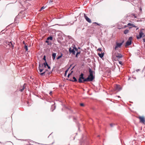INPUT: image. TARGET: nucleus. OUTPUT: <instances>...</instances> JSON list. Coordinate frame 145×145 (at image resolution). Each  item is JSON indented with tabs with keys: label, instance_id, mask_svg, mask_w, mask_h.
<instances>
[{
	"label": "nucleus",
	"instance_id": "338daca9",
	"mask_svg": "<svg viewBox=\"0 0 145 145\" xmlns=\"http://www.w3.org/2000/svg\"><path fill=\"white\" fill-rule=\"evenodd\" d=\"M31 142H34L32 140H31Z\"/></svg>",
	"mask_w": 145,
	"mask_h": 145
},
{
	"label": "nucleus",
	"instance_id": "0e129e2a",
	"mask_svg": "<svg viewBox=\"0 0 145 145\" xmlns=\"http://www.w3.org/2000/svg\"><path fill=\"white\" fill-rule=\"evenodd\" d=\"M134 17L135 18H137V17L136 16H135V15L134 14Z\"/></svg>",
	"mask_w": 145,
	"mask_h": 145
},
{
	"label": "nucleus",
	"instance_id": "052dcab7",
	"mask_svg": "<svg viewBox=\"0 0 145 145\" xmlns=\"http://www.w3.org/2000/svg\"><path fill=\"white\" fill-rule=\"evenodd\" d=\"M48 71V70L46 69L44 72H45V73H46V71Z\"/></svg>",
	"mask_w": 145,
	"mask_h": 145
},
{
	"label": "nucleus",
	"instance_id": "09e8293b",
	"mask_svg": "<svg viewBox=\"0 0 145 145\" xmlns=\"http://www.w3.org/2000/svg\"><path fill=\"white\" fill-rule=\"evenodd\" d=\"M140 70V69H137L136 70V71L137 72H138Z\"/></svg>",
	"mask_w": 145,
	"mask_h": 145
},
{
	"label": "nucleus",
	"instance_id": "aec40b11",
	"mask_svg": "<svg viewBox=\"0 0 145 145\" xmlns=\"http://www.w3.org/2000/svg\"><path fill=\"white\" fill-rule=\"evenodd\" d=\"M129 31V30L127 29H125L123 31L124 33L126 35L127 34Z\"/></svg>",
	"mask_w": 145,
	"mask_h": 145
},
{
	"label": "nucleus",
	"instance_id": "bb28decb",
	"mask_svg": "<svg viewBox=\"0 0 145 145\" xmlns=\"http://www.w3.org/2000/svg\"><path fill=\"white\" fill-rule=\"evenodd\" d=\"M40 74L42 76H44L45 75V72H43L39 74Z\"/></svg>",
	"mask_w": 145,
	"mask_h": 145
},
{
	"label": "nucleus",
	"instance_id": "6ab92c4d",
	"mask_svg": "<svg viewBox=\"0 0 145 145\" xmlns=\"http://www.w3.org/2000/svg\"><path fill=\"white\" fill-rule=\"evenodd\" d=\"M56 108V106L54 105H52L51 108V110L53 112V111Z\"/></svg>",
	"mask_w": 145,
	"mask_h": 145
},
{
	"label": "nucleus",
	"instance_id": "0eeeda50",
	"mask_svg": "<svg viewBox=\"0 0 145 145\" xmlns=\"http://www.w3.org/2000/svg\"><path fill=\"white\" fill-rule=\"evenodd\" d=\"M144 29H142L141 30L139 33V36H137V39H139L141 38L142 37L143 35L144 34L142 31V30H144Z\"/></svg>",
	"mask_w": 145,
	"mask_h": 145
},
{
	"label": "nucleus",
	"instance_id": "4d7b16f0",
	"mask_svg": "<svg viewBox=\"0 0 145 145\" xmlns=\"http://www.w3.org/2000/svg\"><path fill=\"white\" fill-rule=\"evenodd\" d=\"M143 41L144 42H145V39H143Z\"/></svg>",
	"mask_w": 145,
	"mask_h": 145
},
{
	"label": "nucleus",
	"instance_id": "8fccbe9b",
	"mask_svg": "<svg viewBox=\"0 0 145 145\" xmlns=\"http://www.w3.org/2000/svg\"><path fill=\"white\" fill-rule=\"evenodd\" d=\"M127 25H125L123 26V28H125L127 27Z\"/></svg>",
	"mask_w": 145,
	"mask_h": 145
},
{
	"label": "nucleus",
	"instance_id": "774afa93",
	"mask_svg": "<svg viewBox=\"0 0 145 145\" xmlns=\"http://www.w3.org/2000/svg\"><path fill=\"white\" fill-rule=\"evenodd\" d=\"M138 28H137V29H136V30H137L138 29Z\"/></svg>",
	"mask_w": 145,
	"mask_h": 145
},
{
	"label": "nucleus",
	"instance_id": "69168bd1",
	"mask_svg": "<svg viewBox=\"0 0 145 145\" xmlns=\"http://www.w3.org/2000/svg\"><path fill=\"white\" fill-rule=\"evenodd\" d=\"M140 11H141L142 10V9H141V8H140Z\"/></svg>",
	"mask_w": 145,
	"mask_h": 145
},
{
	"label": "nucleus",
	"instance_id": "ddd939ff",
	"mask_svg": "<svg viewBox=\"0 0 145 145\" xmlns=\"http://www.w3.org/2000/svg\"><path fill=\"white\" fill-rule=\"evenodd\" d=\"M88 70H89V76H91L95 77L93 75V71H92V70L91 69V68L89 67L88 69Z\"/></svg>",
	"mask_w": 145,
	"mask_h": 145
},
{
	"label": "nucleus",
	"instance_id": "b1692460",
	"mask_svg": "<svg viewBox=\"0 0 145 145\" xmlns=\"http://www.w3.org/2000/svg\"><path fill=\"white\" fill-rule=\"evenodd\" d=\"M53 39V37L52 36H50L48 37L47 39V40H52Z\"/></svg>",
	"mask_w": 145,
	"mask_h": 145
},
{
	"label": "nucleus",
	"instance_id": "423d86ee",
	"mask_svg": "<svg viewBox=\"0 0 145 145\" xmlns=\"http://www.w3.org/2000/svg\"><path fill=\"white\" fill-rule=\"evenodd\" d=\"M86 78H85L84 76L82 78H79L78 80V82L80 83H84L86 82Z\"/></svg>",
	"mask_w": 145,
	"mask_h": 145
},
{
	"label": "nucleus",
	"instance_id": "4be33fe9",
	"mask_svg": "<svg viewBox=\"0 0 145 145\" xmlns=\"http://www.w3.org/2000/svg\"><path fill=\"white\" fill-rule=\"evenodd\" d=\"M24 48L25 50L26 51H28V45H24Z\"/></svg>",
	"mask_w": 145,
	"mask_h": 145
},
{
	"label": "nucleus",
	"instance_id": "f03ea898",
	"mask_svg": "<svg viewBox=\"0 0 145 145\" xmlns=\"http://www.w3.org/2000/svg\"><path fill=\"white\" fill-rule=\"evenodd\" d=\"M117 55H115L114 54L113 56H112V58L115 61H117V59L116 58H118V59H119L120 58H121L123 57V56L122 54L121 53H117Z\"/></svg>",
	"mask_w": 145,
	"mask_h": 145
},
{
	"label": "nucleus",
	"instance_id": "f257e3e1",
	"mask_svg": "<svg viewBox=\"0 0 145 145\" xmlns=\"http://www.w3.org/2000/svg\"><path fill=\"white\" fill-rule=\"evenodd\" d=\"M14 43H13L12 41L9 42L8 41H4L3 43V44L4 45L6 46H7L8 45L9 47L12 48V49H13L14 47Z\"/></svg>",
	"mask_w": 145,
	"mask_h": 145
},
{
	"label": "nucleus",
	"instance_id": "de8ad7c7",
	"mask_svg": "<svg viewBox=\"0 0 145 145\" xmlns=\"http://www.w3.org/2000/svg\"><path fill=\"white\" fill-rule=\"evenodd\" d=\"M23 43L25 45H26L25 42L24 41H23Z\"/></svg>",
	"mask_w": 145,
	"mask_h": 145
},
{
	"label": "nucleus",
	"instance_id": "cd10ccee",
	"mask_svg": "<svg viewBox=\"0 0 145 145\" xmlns=\"http://www.w3.org/2000/svg\"><path fill=\"white\" fill-rule=\"evenodd\" d=\"M132 27H137V26H136L134 24H133L132 25V27H129V28L130 29L131 28H132Z\"/></svg>",
	"mask_w": 145,
	"mask_h": 145
},
{
	"label": "nucleus",
	"instance_id": "c756f323",
	"mask_svg": "<svg viewBox=\"0 0 145 145\" xmlns=\"http://www.w3.org/2000/svg\"><path fill=\"white\" fill-rule=\"evenodd\" d=\"M43 59L45 61V62H46V56L45 55L43 57Z\"/></svg>",
	"mask_w": 145,
	"mask_h": 145
},
{
	"label": "nucleus",
	"instance_id": "603ef678",
	"mask_svg": "<svg viewBox=\"0 0 145 145\" xmlns=\"http://www.w3.org/2000/svg\"><path fill=\"white\" fill-rule=\"evenodd\" d=\"M75 57H78V55H77V54H76V56H75Z\"/></svg>",
	"mask_w": 145,
	"mask_h": 145
},
{
	"label": "nucleus",
	"instance_id": "f704fd0d",
	"mask_svg": "<svg viewBox=\"0 0 145 145\" xmlns=\"http://www.w3.org/2000/svg\"><path fill=\"white\" fill-rule=\"evenodd\" d=\"M132 24H132L130 23H129L127 24V26L128 27H129L130 26H131V27H132Z\"/></svg>",
	"mask_w": 145,
	"mask_h": 145
},
{
	"label": "nucleus",
	"instance_id": "6e6d98bb",
	"mask_svg": "<svg viewBox=\"0 0 145 145\" xmlns=\"http://www.w3.org/2000/svg\"><path fill=\"white\" fill-rule=\"evenodd\" d=\"M74 67H75V66H74V67H73L71 69V70H72L74 68Z\"/></svg>",
	"mask_w": 145,
	"mask_h": 145
},
{
	"label": "nucleus",
	"instance_id": "37998d69",
	"mask_svg": "<svg viewBox=\"0 0 145 145\" xmlns=\"http://www.w3.org/2000/svg\"><path fill=\"white\" fill-rule=\"evenodd\" d=\"M80 105L81 106H84V104L83 103H81L80 104Z\"/></svg>",
	"mask_w": 145,
	"mask_h": 145
},
{
	"label": "nucleus",
	"instance_id": "c85d7f7f",
	"mask_svg": "<svg viewBox=\"0 0 145 145\" xmlns=\"http://www.w3.org/2000/svg\"><path fill=\"white\" fill-rule=\"evenodd\" d=\"M84 74L83 73H81L80 74V75L79 78H82V77H84Z\"/></svg>",
	"mask_w": 145,
	"mask_h": 145
},
{
	"label": "nucleus",
	"instance_id": "bf43d9fd",
	"mask_svg": "<svg viewBox=\"0 0 145 145\" xmlns=\"http://www.w3.org/2000/svg\"><path fill=\"white\" fill-rule=\"evenodd\" d=\"M16 139L18 140V139L17 138H16ZM18 140L25 141V140H22V139H18Z\"/></svg>",
	"mask_w": 145,
	"mask_h": 145
},
{
	"label": "nucleus",
	"instance_id": "4468645a",
	"mask_svg": "<svg viewBox=\"0 0 145 145\" xmlns=\"http://www.w3.org/2000/svg\"><path fill=\"white\" fill-rule=\"evenodd\" d=\"M72 79L73 80H72L71 79H69L68 78H67L66 79L67 80H69V81H72V82H77V80L76 77L75 76H73L72 77Z\"/></svg>",
	"mask_w": 145,
	"mask_h": 145
},
{
	"label": "nucleus",
	"instance_id": "a18cd8bd",
	"mask_svg": "<svg viewBox=\"0 0 145 145\" xmlns=\"http://www.w3.org/2000/svg\"><path fill=\"white\" fill-rule=\"evenodd\" d=\"M47 67L48 69H50V66L48 65Z\"/></svg>",
	"mask_w": 145,
	"mask_h": 145
},
{
	"label": "nucleus",
	"instance_id": "58836bf2",
	"mask_svg": "<svg viewBox=\"0 0 145 145\" xmlns=\"http://www.w3.org/2000/svg\"><path fill=\"white\" fill-rule=\"evenodd\" d=\"M18 16H17L14 19V21L16 22V20L17 19H18Z\"/></svg>",
	"mask_w": 145,
	"mask_h": 145
},
{
	"label": "nucleus",
	"instance_id": "79ce46f5",
	"mask_svg": "<svg viewBox=\"0 0 145 145\" xmlns=\"http://www.w3.org/2000/svg\"><path fill=\"white\" fill-rule=\"evenodd\" d=\"M114 125L113 123H111L110 124V125L111 127H113V126Z\"/></svg>",
	"mask_w": 145,
	"mask_h": 145
},
{
	"label": "nucleus",
	"instance_id": "f8f14e48",
	"mask_svg": "<svg viewBox=\"0 0 145 145\" xmlns=\"http://www.w3.org/2000/svg\"><path fill=\"white\" fill-rule=\"evenodd\" d=\"M63 106L64 108H65L67 110H68L71 113L72 112V111L71 109V108L69 106H67L65 105H64Z\"/></svg>",
	"mask_w": 145,
	"mask_h": 145
},
{
	"label": "nucleus",
	"instance_id": "9d476101",
	"mask_svg": "<svg viewBox=\"0 0 145 145\" xmlns=\"http://www.w3.org/2000/svg\"><path fill=\"white\" fill-rule=\"evenodd\" d=\"M69 51L70 54H72L74 55H75V52L74 50V49L72 48L71 47H70L69 48Z\"/></svg>",
	"mask_w": 145,
	"mask_h": 145
},
{
	"label": "nucleus",
	"instance_id": "e2e57ef3",
	"mask_svg": "<svg viewBox=\"0 0 145 145\" xmlns=\"http://www.w3.org/2000/svg\"><path fill=\"white\" fill-rule=\"evenodd\" d=\"M74 120V121L76 119V118H73Z\"/></svg>",
	"mask_w": 145,
	"mask_h": 145
},
{
	"label": "nucleus",
	"instance_id": "412c9836",
	"mask_svg": "<svg viewBox=\"0 0 145 145\" xmlns=\"http://www.w3.org/2000/svg\"><path fill=\"white\" fill-rule=\"evenodd\" d=\"M70 67L68 68L65 71L64 73V76H66L68 71L69 70Z\"/></svg>",
	"mask_w": 145,
	"mask_h": 145
},
{
	"label": "nucleus",
	"instance_id": "4c0bfd02",
	"mask_svg": "<svg viewBox=\"0 0 145 145\" xmlns=\"http://www.w3.org/2000/svg\"><path fill=\"white\" fill-rule=\"evenodd\" d=\"M80 51H77V52H76V54H77V55H78V54H80Z\"/></svg>",
	"mask_w": 145,
	"mask_h": 145
},
{
	"label": "nucleus",
	"instance_id": "2f4dec72",
	"mask_svg": "<svg viewBox=\"0 0 145 145\" xmlns=\"http://www.w3.org/2000/svg\"><path fill=\"white\" fill-rule=\"evenodd\" d=\"M73 72V71H72L70 73H69L68 74V75H67V77L69 78L70 76L72 74V73Z\"/></svg>",
	"mask_w": 145,
	"mask_h": 145
},
{
	"label": "nucleus",
	"instance_id": "7ed1b4c3",
	"mask_svg": "<svg viewBox=\"0 0 145 145\" xmlns=\"http://www.w3.org/2000/svg\"><path fill=\"white\" fill-rule=\"evenodd\" d=\"M132 39L133 37H129L128 40L126 42L125 45V47H126L127 46H129L131 44Z\"/></svg>",
	"mask_w": 145,
	"mask_h": 145
},
{
	"label": "nucleus",
	"instance_id": "5701e85b",
	"mask_svg": "<svg viewBox=\"0 0 145 145\" xmlns=\"http://www.w3.org/2000/svg\"><path fill=\"white\" fill-rule=\"evenodd\" d=\"M46 42L47 43V45H52V43H51V42L49 41L48 40H46Z\"/></svg>",
	"mask_w": 145,
	"mask_h": 145
},
{
	"label": "nucleus",
	"instance_id": "5fc2aeb1",
	"mask_svg": "<svg viewBox=\"0 0 145 145\" xmlns=\"http://www.w3.org/2000/svg\"><path fill=\"white\" fill-rule=\"evenodd\" d=\"M74 67H75V66H74V67H73L71 69V70H72L74 68Z\"/></svg>",
	"mask_w": 145,
	"mask_h": 145
},
{
	"label": "nucleus",
	"instance_id": "a19ab883",
	"mask_svg": "<svg viewBox=\"0 0 145 145\" xmlns=\"http://www.w3.org/2000/svg\"><path fill=\"white\" fill-rule=\"evenodd\" d=\"M119 64L121 65H122V62L121 61H119Z\"/></svg>",
	"mask_w": 145,
	"mask_h": 145
},
{
	"label": "nucleus",
	"instance_id": "6e6552de",
	"mask_svg": "<svg viewBox=\"0 0 145 145\" xmlns=\"http://www.w3.org/2000/svg\"><path fill=\"white\" fill-rule=\"evenodd\" d=\"M138 118L140 120V123H145V118L143 116H139Z\"/></svg>",
	"mask_w": 145,
	"mask_h": 145
},
{
	"label": "nucleus",
	"instance_id": "3c124183",
	"mask_svg": "<svg viewBox=\"0 0 145 145\" xmlns=\"http://www.w3.org/2000/svg\"><path fill=\"white\" fill-rule=\"evenodd\" d=\"M137 55H138L139 54H140V52H138L137 53Z\"/></svg>",
	"mask_w": 145,
	"mask_h": 145
},
{
	"label": "nucleus",
	"instance_id": "f3484780",
	"mask_svg": "<svg viewBox=\"0 0 145 145\" xmlns=\"http://www.w3.org/2000/svg\"><path fill=\"white\" fill-rule=\"evenodd\" d=\"M56 55V53H53L52 54V58L53 60H54Z\"/></svg>",
	"mask_w": 145,
	"mask_h": 145
},
{
	"label": "nucleus",
	"instance_id": "a211bd4d",
	"mask_svg": "<svg viewBox=\"0 0 145 145\" xmlns=\"http://www.w3.org/2000/svg\"><path fill=\"white\" fill-rule=\"evenodd\" d=\"M104 52H101V53H98L99 56L101 58H102L104 56Z\"/></svg>",
	"mask_w": 145,
	"mask_h": 145
},
{
	"label": "nucleus",
	"instance_id": "393cba45",
	"mask_svg": "<svg viewBox=\"0 0 145 145\" xmlns=\"http://www.w3.org/2000/svg\"><path fill=\"white\" fill-rule=\"evenodd\" d=\"M62 54L61 53V55H60L58 56L57 57V59L58 60L62 56Z\"/></svg>",
	"mask_w": 145,
	"mask_h": 145
},
{
	"label": "nucleus",
	"instance_id": "c03bdc74",
	"mask_svg": "<svg viewBox=\"0 0 145 145\" xmlns=\"http://www.w3.org/2000/svg\"><path fill=\"white\" fill-rule=\"evenodd\" d=\"M67 37L70 39H71L72 38V37H71V36H70L69 35H68L67 36Z\"/></svg>",
	"mask_w": 145,
	"mask_h": 145
},
{
	"label": "nucleus",
	"instance_id": "13d9d810",
	"mask_svg": "<svg viewBox=\"0 0 145 145\" xmlns=\"http://www.w3.org/2000/svg\"><path fill=\"white\" fill-rule=\"evenodd\" d=\"M52 72H49L48 73V74H50L52 73Z\"/></svg>",
	"mask_w": 145,
	"mask_h": 145
},
{
	"label": "nucleus",
	"instance_id": "680f3d73",
	"mask_svg": "<svg viewBox=\"0 0 145 145\" xmlns=\"http://www.w3.org/2000/svg\"><path fill=\"white\" fill-rule=\"evenodd\" d=\"M117 96L118 97V98H121L120 96Z\"/></svg>",
	"mask_w": 145,
	"mask_h": 145
},
{
	"label": "nucleus",
	"instance_id": "864d4df0",
	"mask_svg": "<svg viewBox=\"0 0 145 145\" xmlns=\"http://www.w3.org/2000/svg\"><path fill=\"white\" fill-rule=\"evenodd\" d=\"M74 67H75V66H74V67H73L71 69V70H72L74 68Z\"/></svg>",
	"mask_w": 145,
	"mask_h": 145
},
{
	"label": "nucleus",
	"instance_id": "7c9ffc66",
	"mask_svg": "<svg viewBox=\"0 0 145 145\" xmlns=\"http://www.w3.org/2000/svg\"><path fill=\"white\" fill-rule=\"evenodd\" d=\"M5 31V30H2L0 32V34L1 35H2L3 34V33H4V32Z\"/></svg>",
	"mask_w": 145,
	"mask_h": 145
},
{
	"label": "nucleus",
	"instance_id": "20e7f679",
	"mask_svg": "<svg viewBox=\"0 0 145 145\" xmlns=\"http://www.w3.org/2000/svg\"><path fill=\"white\" fill-rule=\"evenodd\" d=\"M124 40H123L120 43H119L118 42H116V44L115 47H114V49L115 50H116L117 48H120L124 43Z\"/></svg>",
	"mask_w": 145,
	"mask_h": 145
},
{
	"label": "nucleus",
	"instance_id": "c9c22d12",
	"mask_svg": "<svg viewBox=\"0 0 145 145\" xmlns=\"http://www.w3.org/2000/svg\"><path fill=\"white\" fill-rule=\"evenodd\" d=\"M45 8V7H44V6H43V7H42L41 8H40V11H41V10H43V9H44Z\"/></svg>",
	"mask_w": 145,
	"mask_h": 145
},
{
	"label": "nucleus",
	"instance_id": "ea45409f",
	"mask_svg": "<svg viewBox=\"0 0 145 145\" xmlns=\"http://www.w3.org/2000/svg\"><path fill=\"white\" fill-rule=\"evenodd\" d=\"M74 50L76 52V51H78V49L77 48H75L74 49Z\"/></svg>",
	"mask_w": 145,
	"mask_h": 145
},
{
	"label": "nucleus",
	"instance_id": "a878e982",
	"mask_svg": "<svg viewBox=\"0 0 145 145\" xmlns=\"http://www.w3.org/2000/svg\"><path fill=\"white\" fill-rule=\"evenodd\" d=\"M25 84H24V85H23V88L22 89H20V91H21V92H22L23 90H24V89H25V86H24V85Z\"/></svg>",
	"mask_w": 145,
	"mask_h": 145
},
{
	"label": "nucleus",
	"instance_id": "39448f33",
	"mask_svg": "<svg viewBox=\"0 0 145 145\" xmlns=\"http://www.w3.org/2000/svg\"><path fill=\"white\" fill-rule=\"evenodd\" d=\"M94 78L95 77H92L88 76V77L86 78V82L92 81Z\"/></svg>",
	"mask_w": 145,
	"mask_h": 145
},
{
	"label": "nucleus",
	"instance_id": "2eb2a0df",
	"mask_svg": "<svg viewBox=\"0 0 145 145\" xmlns=\"http://www.w3.org/2000/svg\"><path fill=\"white\" fill-rule=\"evenodd\" d=\"M48 65H49L48 64L47 61H46V62H45L43 63L41 65L42 67H43L44 66V67L46 68V67L48 66Z\"/></svg>",
	"mask_w": 145,
	"mask_h": 145
},
{
	"label": "nucleus",
	"instance_id": "e433bc0d",
	"mask_svg": "<svg viewBox=\"0 0 145 145\" xmlns=\"http://www.w3.org/2000/svg\"><path fill=\"white\" fill-rule=\"evenodd\" d=\"M97 51H100L101 52L102 51V49H101V48H99L97 49Z\"/></svg>",
	"mask_w": 145,
	"mask_h": 145
},
{
	"label": "nucleus",
	"instance_id": "49530a36",
	"mask_svg": "<svg viewBox=\"0 0 145 145\" xmlns=\"http://www.w3.org/2000/svg\"><path fill=\"white\" fill-rule=\"evenodd\" d=\"M52 91H50V93H49V94L50 95H51L52 94Z\"/></svg>",
	"mask_w": 145,
	"mask_h": 145
},
{
	"label": "nucleus",
	"instance_id": "473e14b6",
	"mask_svg": "<svg viewBox=\"0 0 145 145\" xmlns=\"http://www.w3.org/2000/svg\"><path fill=\"white\" fill-rule=\"evenodd\" d=\"M72 49H74L75 48H76V46L74 44H73L72 46Z\"/></svg>",
	"mask_w": 145,
	"mask_h": 145
},
{
	"label": "nucleus",
	"instance_id": "1a4fd4ad",
	"mask_svg": "<svg viewBox=\"0 0 145 145\" xmlns=\"http://www.w3.org/2000/svg\"><path fill=\"white\" fill-rule=\"evenodd\" d=\"M122 88L120 85L116 84L115 87V89L117 91H120Z\"/></svg>",
	"mask_w": 145,
	"mask_h": 145
},
{
	"label": "nucleus",
	"instance_id": "9b49d317",
	"mask_svg": "<svg viewBox=\"0 0 145 145\" xmlns=\"http://www.w3.org/2000/svg\"><path fill=\"white\" fill-rule=\"evenodd\" d=\"M84 17L86 20L89 23H91V20L86 16L85 14H84Z\"/></svg>",
	"mask_w": 145,
	"mask_h": 145
},
{
	"label": "nucleus",
	"instance_id": "72a5a7b5",
	"mask_svg": "<svg viewBox=\"0 0 145 145\" xmlns=\"http://www.w3.org/2000/svg\"><path fill=\"white\" fill-rule=\"evenodd\" d=\"M93 23L96 24L97 25H98L100 26L101 25H102L101 24H99V23H98L96 22H94Z\"/></svg>",
	"mask_w": 145,
	"mask_h": 145
},
{
	"label": "nucleus",
	"instance_id": "dca6fc26",
	"mask_svg": "<svg viewBox=\"0 0 145 145\" xmlns=\"http://www.w3.org/2000/svg\"><path fill=\"white\" fill-rule=\"evenodd\" d=\"M42 67L40 63H39L38 69L40 72H42L43 70H44L43 69L41 68Z\"/></svg>",
	"mask_w": 145,
	"mask_h": 145
}]
</instances>
